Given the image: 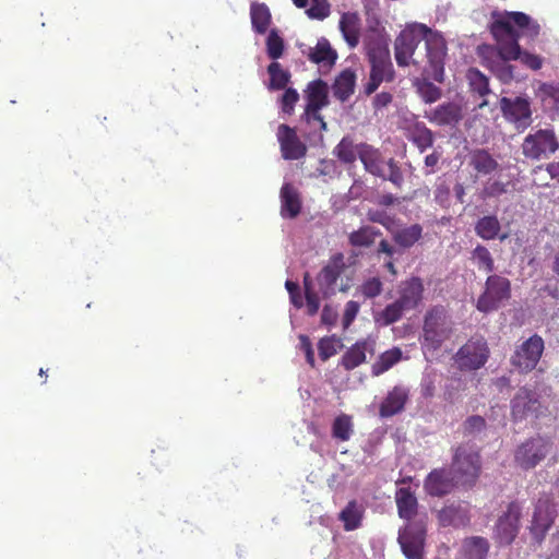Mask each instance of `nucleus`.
I'll return each mask as SVG.
<instances>
[{
  "instance_id": "nucleus-1",
  "label": "nucleus",
  "mask_w": 559,
  "mask_h": 559,
  "mask_svg": "<svg viewBox=\"0 0 559 559\" xmlns=\"http://www.w3.org/2000/svg\"><path fill=\"white\" fill-rule=\"evenodd\" d=\"M489 32L497 44L499 57L506 61L519 60L524 67L537 71L544 59L535 53L522 50L519 40L528 37L534 40L540 33V25L528 14L519 11H493Z\"/></svg>"
},
{
  "instance_id": "nucleus-2",
  "label": "nucleus",
  "mask_w": 559,
  "mask_h": 559,
  "mask_svg": "<svg viewBox=\"0 0 559 559\" xmlns=\"http://www.w3.org/2000/svg\"><path fill=\"white\" fill-rule=\"evenodd\" d=\"M480 473V454L465 444L455 448L451 463V474L454 475L456 483L464 488H473Z\"/></svg>"
},
{
  "instance_id": "nucleus-3",
  "label": "nucleus",
  "mask_w": 559,
  "mask_h": 559,
  "mask_svg": "<svg viewBox=\"0 0 559 559\" xmlns=\"http://www.w3.org/2000/svg\"><path fill=\"white\" fill-rule=\"evenodd\" d=\"M559 151V139L552 127L532 129L521 144L522 155L531 162L549 159Z\"/></svg>"
},
{
  "instance_id": "nucleus-4",
  "label": "nucleus",
  "mask_w": 559,
  "mask_h": 559,
  "mask_svg": "<svg viewBox=\"0 0 559 559\" xmlns=\"http://www.w3.org/2000/svg\"><path fill=\"white\" fill-rule=\"evenodd\" d=\"M552 442L549 438L536 435L520 443L514 451V463L523 471H530L540 464L550 453Z\"/></svg>"
},
{
  "instance_id": "nucleus-5",
  "label": "nucleus",
  "mask_w": 559,
  "mask_h": 559,
  "mask_svg": "<svg viewBox=\"0 0 559 559\" xmlns=\"http://www.w3.org/2000/svg\"><path fill=\"white\" fill-rule=\"evenodd\" d=\"M490 349L484 336H472L462 345L453 360L460 371H476L488 361Z\"/></svg>"
},
{
  "instance_id": "nucleus-6",
  "label": "nucleus",
  "mask_w": 559,
  "mask_h": 559,
  "mask_svg": "<svg viewBox=\"0 0 559 559\" xmlns=\"http://www.w3.org/2000/svg\"><path fill=\"white\" fill-rule=\"evenodd\" d=\"M511 297V282L501 275H489L485 282V289L477 299L476 308L488 313L498 310L503 301Z\"/></svg>"
},
{
  "instance_id": "nucleus-7",
  "label": "nucleus",
  "mask_w": 559,
  "mask_h": 559,
  "mask_svg": "<svg viewBox=\"0 0 559 559\" xmlns=\"http://www.w3.org/2000/svg\"><path fill=\"white\" fill-rule=\"evenodd\" d=\"M545 349V343L540 335L533 334L515 347L510 357L512 367L522 374L533 371L538 365Z\"/></svg>"
},
{
  "instance_id": "nucleus-8",
  "label": "nucleus",
  "mask_w": 559,
  "mask_h": 559,
  "mask_svg": "<svg viewBox=\"0 0 559 559\" xmlns=\"http://www.w3.org/2000/svg\"><path fill=\"white\" fill-rule=\"evenodd\" d=\"M429 27L421 23L407 25L395 38L394 55L399 67H407L411 63L419 43L425 40Z\"/></svg>"
},
{
  "instance_id": "nucleus-9",
  "label": "nucleus",
  "mask_w": 559,
  "mask_h": 559,
  "mask_svg": "<svg viewBox=\"0 0 559 559\" xmlns=\"http://www.w3.org/2000/svg\"><path fill=\"white\" fill-rule=\"evenodd\" d=\"M451 332L443 307H433L426 312L423 326V337L426 346L432 349L439 348L450 337Z\"/></svg>"
},
{
  "instance_id": "nucleus-10",
  "label": "nucleus",
  "mask_w": 559,
  "mask_h": 559,
  "mask_svg": "<svg viewBox=\"0 0 559 559\" xmlns=\"http://www.w3.org/2000/svg\"><path fill=\"white\" fill-rule=\"evenodd\" d=\"M426 519L408 522L399 534V543L407 559H424Z\"/></svg>"
},
{
  "instance_id": "nucleus-11",
  "label": "nucleus",
  "mask_w": 559,
  "mask_h": 559,
  "mask_svg": "<svg viewBox=\"0 0 559 559\" xmlns=\"http://www.w3.org/2000/svg\"><path fill=\"white\" fill-rule=\"evenodd\" d=\"M521 518V503L519 501L508 503L506 510L498 516L495 524V539L501 545H511L519 534Z\"/></svg>"
},
{
  "instance_id": "nucleus-12",
  "label": "nucleus",
  "mask_w": 559,
  "mask_h": 559,
  "mask_svg": "<svg viewBox=\"0 0 559 559\" xmlns=\"http://www.w3.org/2000/svg\"><path fill=\"white\" fill-rule=\"evenodd\" d=\"M425 45L428 58L427 74L435 81L442 83L444 81V59L447 56V43L441 34L433 32L429 27V33L425 36Z\"/></svg>"
},
{
  "instance_id": "nucleus-13",
  "label": "nucleus",
  "mask_w": 559,
  "mask_h": 559,
  "mask_svg": "<svg viewBox=\"0 0 559 559\" xmlns=\"http://www.w3.org/2000/svg\"><path fill=\"white\" fill-rule=\"evenodd\" d=\"M557 516L555 503L548 498H539L535 504L530 533L537 544H542Z\"/></svg>"
},
{
  "instance_id": "nucleus-14",
  "label": "nucleus",
  "mask_w": 559,
  "mask_h": 559,
  "mask_svg": "<svg viewBox=\"0 0 559 559\" xmlns=\"http://www.w3.org/2000/svg\"><path fill=\"white\" fill-rule=\"evenodd\" d=\"M511 415L513 421H522L527 417L539 418L543 405L538 395L525 386L520 388L511 401Z\"/></svg>"
},
{
  "instance_id": "nucleus-15",
  "label": "nucleus",
  "mask_w": 559,
  "mask_h": 559,
  "mask_svg": "<svg viewBox=\"0 0 559 559\" xmlns=\"http://www.w3.org/2000/svg\"><path fill=\"white\" fill-rule=\"evenodd\" d=\"M345 269L346 264L344 254L338 252L333 254L319 272L317 275V282L324 298L335 294L336 282Z\"/></svg>"
},
{
  "instance_id": "nucleus-16",
  "label": "nucleus",
  "mask_w": 559,
  "mask_h": 559,
  "mask_svg": "<svg viewBox=\"0 0 559 559\" xmlns=\"http://www.w3.org/2000/svg\"><path fill=\"white\" fill-rule=\"evenodd\" d=\"M500 108L504 118L516 124L518 128H527L532 122L531 103L524 97H502Z\"/></svg>"
},
{
  "instance_id": "nucleus-17",
  "label": "nucleus",
  "mask_w": 559,
  "mask_h": 559,
  "mask_svg": "<svg viewBox=\"0 0 559 559\" xmlns=\"http://www.w3.org/2000/svg\"><path fill=\"white\" fill-rule=\"evenodd\" d=\"M276 136L281 146L282 157L284 159L296 160L306 156L307 146L299 139L294 128L284 123L280 124Z\"/></svg>"
},
{
  "instance_id": "nucleus-18",
  "label": "nucleus",
  "mask_w": 559,
  "mask_h": 559,
  "mask_svg": "<svg viewBox=\"0 0 559 559\" xmlns=\"http://www.w3.org/2000/svg\"><path fill=\"white\" fill-rule=\"evenodd\" d=\"M456 485L454 475L450 476L445 468L432 469L424 480V489L431 497L449 495Z\"/></svg>"
},
{
  "instance_id": "nucleus-19",
  "label": "nucleus",
  "mask_w": 559,
  "mask_h": 559,
  "mask_svg": "<svg viewBox=\"0 0 559 559\" xmlns=\"http://www.w3.org/2000/svg\"><path fill=\"white\" fill-rule=\"evenodd\" d=\"M367 353L373 355L374 341L369 338L357 341L343 354L340 366L346 371H350L366 362Z\"/></svg>"
},
{
  "instance_id": "nucleus-20",
  "label": "nucleus",
  "mask_w": 559,
  "mask_h": 559,
  "mask_svg": "<svg viewBox=\"0 0 559 559\" xmlns=\"http://www.w3.org/2000/svg\"><path fill=\"white\" fill-rule=\"evenodd\" d=\"M424 117L437 126H452L462 119V108L456 103H443L430 110H426Z\"/></svg>"
},
{
  "instance_id": "nucleus-21",
  "label": "nucleus",
  "mask_w": 559,
  "mask_h": 559,
  "mask_svg": "<svg viewBox=\"0 0 559 559\" xmlns=\"http://www.w3.org/2000/svg\"><path fill=\"white\" fill-rule=\"evenodd\" d=\"M424 284L419 277L413 276L401 283L396 299L407 311L414 310L423 300Z\"/></svg>"
},
{
  "instance_id": "nucleus-22",
  "label": "nucleus",
  "mask_w": 559,
  "mask_h": 559,
  "mask_svg": "<svg viewBox=\"0 0 559 559\" xmlns=\"http://www.w3.org/2000/svg\"><path fill=\"white\" fill-rule=\"evenodd\" d=\"M281 199V216L283 218H296L302 209V201L298 189L286 182L282 186L280 192Z\"/></svg>"
},
{
  "instance_id": "nucleus-23",
  "label": "nucleus",
  "mask_w": 559,
  "mask_h": 559,
  "mask_svg": "<svg viewBox=\"0 0 559 559\" xmlns=\"http://www.w3.org/2000/svg\"><path fill=\"white\" fill-rule=\"evenodd\" d=\"M407 401L408 390L404 386L395 385L381 402L379 407L380 416L388 418L401 413Z\"/></svg>"
},
{
  "instance_id": "nucleus-24",
  "label": "nucleus",
  "mask_w": 559,
  "mask_h": 559,
  "mask_svg": "<svg viewBox=\"0 0 559 559\" xmlns=\"http://www.w3.org/2000/svg\"><path fill=\"white\" fill-rule=\"evenodd\" d=\"M306 107L311 110H321L329 104L328 84L321 79L311 81L305 91Z\"/></svg>"
},
{
  "instance_id": "nucleus-25",
  "label": "nucleus",
  "mask_w": 559,
  "mask_h": 559,
  "mask_svg": "<svg viewBox=\"0 0 559 559\" xmlns=\"http://www.w3.org/2000/svg\"><path fill=\"white\" fill-rule=\"evenodd\" d=\"M468 165L478 174L488 176L497 171L498 162L485 148H476L468 154Z\"/></svg>"
},
{
  "instance_id": "nucleus-26",
  "label": "nucleus",
  "mask_w": 559,
  "mask_h": 559,
  "mask_svg": "<svg viewBox=\"0 0 559 559\" xmlns=\"http://www.w3.org/2000/svg\"><path fill=\"white\" fill-rule=\"evenodd\" d=\"M307 57L312 63L332 67L337 60V52L325 37H321L317 45L310 48Z\"/></svg>"
},
{
  "instance_id": "nucleus-27",
  "label": "nucleus",
  "mask_w": 559,
  "mask_h": 559,
  "mask_svg": "<svg viewBox=\"0 0 559 559\" xmlns=\"http://www.w3.org/2000/svg\"><path fill=\"white\" fill-rule=\"evenodd\" d=\"M475 234L483 240H495L499 238L504 240L507 235L500 236L501 224L496 215H485L479 217L474 227Z\"/></svg>"
},
{
  "instance_id": "nucleus-28",
  "label": "nucleus",
  "mask_w": 559,
  "mask_h": 559,
  "mask_svg": "<svg viewBox=\"0 0 559 559\" xmlns=\"http://www.w3.org/2000/svg\"><path fill=\"white\" fill-rule=\"evenodd\" d=\"M340 29L345 41L350 48H355L359 43L360 19L357 13H343L340 20Z\"/></svg>"
},
{
  "instance_id": "nucleus-29",
  "label": "nucleus",
  "mask_w": 559,
  "mask_h": 559,
  "mask_svg": "<svg viewBox=\"0 0 559 559\" xmlns=\"http://www.w3.org/2000/svg\"><path fill=\"white\" fill-rule=\"evenodd\" d=\"M359 159L368 173L372 174L373 176L384 178L382 168L383 160L379 150L367 143H360Z\"/></svg>"
},
{
  "instance_id": "nucleus-30",
  "label": "nucleus",
  "mask_w": 559,
  "mask_h": 559,
  "mask_svg": "<svg viewBox=\"0 0 559 559\" xmlns=\"http://www.w3.org/2000/svg\"><path fill=\"white\" fill-rule=\"evenodd\" d=\"M365 514V508L356 500H350L340 512L338 520L343 522L345 531L350 532L359 528Z\"/></svg>"
},
{
  "instance_id": "nucleus-31",
  "label": "nucleus",
  "mask_w": 559,
  "mask_h": 559,
  "mask_svg": "<svg viewBox=\"0 0 559 559\" xmlns=\"http://www.w3.org/2000/svg\"><path fill=\"white\" fill-rule=\"evenodd\" d=\"M407 132L408 140L416 145L420 153L433 145L435 134L424 122L416 121L409 126Z\"/></svg>"
},
{
  "instance_id": "nucleus-32",
  "label": "nucleus",
  "mask_w": 559,
  "mask_h": 559,
  "mask_svg": "<svg viewBox=\"0 0 559 559\" xmlns=\"http://www.w3.org/2000/svg\"><path fill=\"white\" fill-rule=\"evenodd\" d=\"M356 74L350 69L343 70L333 84V95L341 102H346L355 91Z\"/></svg>"
},
{
  "instance_id": "nucleus-33",
  "label": "nucleus",
  "mask_w": 559,
  "mask_h": 559,
  "mask_svg": "<svg viewBox=\"0 0 559 559\" xmlns=\"http://www.w3.org/2000/svg\"><path fill=\"white\" fill-rule=\"evenodd\" d=\"M396 507L400 518L412 522L411 520L417 513L418 502L409 488H400L395 495Z\"/></svg>"
},
{
  "instance_id": "nucleus-34",
  "label": "nucleus",
  "mask_w": 559,
  "mask_h": 559,
  "mask_svg": "<svg viewBox=\"0 0 559 559\" xmlns=\"http://www.w3.org/2000/svg\"><path fill=\"white\" fill-rule=\"evenodd\" d=\"M489 551V543L481 536L465 538L462 544V559H486Z\"/></svg>"
},
{
  "instance_id": "nucleus-35",
  "label": "nucleus",
  "mask_w": 559,
  "mask_h": 559,
  "mask_svg": "<svg viewBox=\"0 0 559 559\" xmlns=\"http://www.w3.org/2000/svg\"><path fill=\"white\" fill-rule=\"evenodd\" d=\"M250 20L252 29L257 34H265L272 22V15L269 7L265 3H259L257 1L251 2Z\"/></svg>"
},
{
  "instance_id": "nucleus-36",
  "label": "nucleus",
  "mask_w": 559,
  "mask_h": 559,
  "mask_svg": "<svg viewBox=\"0 0 559 559\" xmlns=\"http://www.w3.org/2000/svg\"><path fill=\"white\" fill-rule=\"evenodd\" d=\"M333 154L346 165H352L360 156V143L355 144L353 138L344 136L334 147Z\"/></svg>"
},
{
  "instance_id": "nucleus-37",
  "label": "nucleus",
  "mask_w": 559,
  "mask_h": 559,
  "mask_svg": "<svg viewBox=\"0 0 559 559\" xmlns=\"http://www.w3.org/2000/svg\"><path fill=\"white\" fill-rule=\"evenodd\" d=\"M402 350L399 347H393L382 353L371 366L372 376L379 377L386 372L402 359Z\"/></svg>"
},
{
  "instance_id": "nucleus-38",
  "label": "nucleus",
  "mask_w": 559,
  "mask_h": 559,
  "mask_svg": "<svg viewBox=\"0 0 559 559\" xmlns=\"http://www.w3.org/2000/svg\"><path fill=\"white\" fill-rule=\"evenodd\" d=\"M366 52L369 62L391 58L388 40L380 35L368 38Z\"/></svg>"
},
{
  "instance_id": "nucleus-39",
  "label": "nucleus",
  "mask_w": 559,
  "mask_h": 559,
  "mask_svg": "<svg viewBox=\"0 0 559 559\" xmlns=\"http://www.w3.org/2000/svg\"><path fill=\"white\" fill-rule=\"evenodd\" d=\"M267 74L270 76V81L266 86L270 91H281L286 88L292 78L289 71L284 70L282 64L277 61H273L269 64Z\"/></svg>"
},
{
  "instance_id": "nucleus-40",
  "label": "nucleus",
  "mask_w": 559,
  "mask_h": 559,
  "mask_svg": "<svg viewBox=\"0 0 559 559\" xmlns=\"http://www.w3.org/2000/svg\"><path fill=\"white\" fill-rule=\"evenodd\" d=\"M421 237L423 227L419 224H413L393 233V240L402 248L413 247Z\"/></svg>"
},
{
  "instance_id": "nucleus-41",
  "label": "nucleus",
  "mask_w": 559,
  "mask_h": 559,
  "mask_svg": "<svg viewBox=\"0 0 559 559\" xmlns=\"http://www.w3.org/2000/svg\"><path fill=\"white\" fill-rule=\"evenodd\" d=\"M438 520L442 526H459L466 524L468 516L460 507L448 506L439 511Z\"/></svg>"
},
{
  "instance_id": "nucleus-42",
  "label": "nucleus",
  "mask_w": 559,
  "mask_h": 559,
  "mask_svg": "<svg viewBox=\"0 0 559 559\" xmlns=\"http://www.w3.org/2000/svg\"><path fill=\"white\" fill-rule=\"evenodd\" d=\"M539 97L546 111L551 115L559 112V86L544 83L539 87Z\"/></svg>"
},
{
  "instance_id": "nucleus-43",
  "label": "nucleus",
  "mask_w": 559,
  "mask_h": 559,
  "mask_svg": "<svg viewBox=\"0 0 559 559\" xmlns=\"http://www.w3.org/2000/svg\"><path fill=\"white\" fill-rule=\"evenodd\" d=\"M381 231L372 226H362L349 234L348 240L353 247H370Z\"/></svg>"
},
{
  "instance_id": "nucleus-44",
  "label": "nucleus",
  "mask_w": 559,
  "mask_h": 559,
  "mask_svg": "<svg viewBox=\"0 0 559 559\" xmlns=\"http://www.w3.org/2000/svg\"><path fill=\"white\" fill-rule=\"evenodd\" d=\"M354 425L352 416L341 414L335 417L332 424V437L340 441H348L353 435Z\"/></svg>"
},
{
  "instance_id": "nucleus-45",
  "label": "nucleus",
  "mask_w": 559,
  "mask_h": 559,
  "mask_svg": "<svg viewBox=\"0 0 559 559\" xmlns=\"http://www.w3.org/2000/svg\"><path fill=\"white\" fill-rule=\"evenodd\" d=\"M471 91L484 97L490 93L488 78L478 69L472 68L467 72Z\"/></svg>"
},
{
  "instance_id": "nucleus-46",
  "label": "nucleus",
  "mask_w": 559,
  "mask_h": 559,
  "mask_svg": "<svg viewBox=\"0 0 559 559\" xmlns=\"http://www.w3.org/2000/svg\"><path fill=\"white\" fill-rule=\"evenodd\" d=\"M407 311L397 300L389 304L376 318L382 325H390L402 319Z\"/></svg>"
},
{
  "instance_id": "nucleus-47",
  "label": "nucleus",
  "mask_w": 559,
  "mask_h": 559,
  "mask_svg": "<svg viewBox=\"0 0 559 559\" xmlns=\"http://www.w3.org/2000/svg\"><path fill=\"white\" fill-rule=\"evenodd\" d=\"M472 260L479 270L491 273L495 270V261L490 251L483 245H477L472 251Z\"/></svg>"
},
{
  "instance_id": "nucleus-48",
  "label": "nucleus",
  "mask_w": 559,
  "mask_h": 559,
  "mask_svg": "<svg viewBox=\"0 0 559 559\" xmlns=\"http://www.w3.org/2000/svg\"><path fill=\"white\" fill-rule=\"evenodd\" d=\"M266 52L267 56L276 61L283 56L284 52V40L278 35L276 29H272L266 38Z\"/></svg>"
},
{
  "instance_id": "nucleus-49",
  "label": "nucleus",
  "mask_w": 559,
  "mask_h": 559,
  "mask_svg": "<svg viewBox=\"0 0 559 559\" xmlns=\"http://www.w3.org/2000/svg\"><path fill=\"white\" fill-rule=\"evenodd\" d=\"M331 13L329 0H311V5L306 10V14L311 20L323 21Z\"/></svg>"
},
{
  "instance_id": "nucleus-50",
  "label": "nucleus",
  "mask_w": 559,
  "mask_h": 559,
  "mask_svg": "<svg viewBox=\"0 0 559 559\" xmlns=\"http://www.w3.org/2000/svg\"><path fill=\"white\" fill-rule=\"evenodd\" d=\"M369 63L371 67L370 73H376L386 82H391L394 79V70L391 58L385 60H377Z\"/></svg>"
},
{
  "instance_id": "nucleus-51",
  "label": "nucleus",
  "mask_w": 559,
  "mask_h": 559,
  "mask_svg": "<svg viewBox=\"0 0 559 559\" xmlns=\"http://www.w3.org/2000/svg\"><path fill=\"white\" fill-rule=\"evenodd\" d=\"M340 340L333 336L322 337L318 343V350L321 360L325 361L337 353L336 344Z\"/></svg>"
},
{
  "instance_id": "nucleus-52",
  "label": "nucleus",
  "mask_w": 559,
  "mask_h": 559,
  "mask_svg": "<svg viewBox=\"0 0 559 559\" xmlns=\"http://www.w3.org/2000/svg\"><path fill=\"white\" fill-rule=\"evenodd\" d=\"M383 290V284L379 277H370L359 286V292L366 298H376Z\"/></svg>"
},
{
  "instance_id": "nucleus-53",
  "label": "nucleus",
  "mask_w": 559,
  "mask_h": 559,
  "mask_svg": "<svg viewBox=\"0 0 559 559\" xmlns=\"http://www.w3.org/2000/svg\"><path fill=\"white\" fill-rule=\"evenodd\" d=\"M418 93L425 103L429 104L437 102L442 95L441 88L428 81H424L418 85Z\"/></svg>"
},
{
  "instance_id": "nucleus-54",
  "label": "nucleus",
  "mask_w": 559,
  "mask_h": 559,
  "mask_svg": "<svg viewBox=\"0 0 559 559\" xmlns=\"http://www.w3.org/2000/svg\"><path fill=\"white\" fill-rule=\"evenodd\" d=\"M285 92L281 96L280 103L283 112L292 115L294 112L295 105L299 100L298 92L293 87L284 88Z\"/></svg>"
},
{
  "instance_id": "nucleus-55",
  "label": "nucleus",
  "mask_w": 559,
  "mask_h": 559,
  "mask_svg": "<svg viewBox=\"0 0 559 559\" xmlns=\"http://www.w3.org/2000/svg\"><path fill=\"white\" fill-rule=\"evenodd\" d=\"M306 312L308 316L313 317L318 313L320 308L319 293L314 289L305 292Z\"/></svg>"
},
{
  "instance_id": "nucleus-56",
  "label": "nucleus",
  "mask_w": 559,
  "mask_h": 559,
  "mask_svg": "<svg viewBox=\"0 0 559 559\" xmlns=\"http://www.w3.org/2000/svg\"><path fill=\"white\" fill-rule=\"evenodd\" d=\"M386 164H388L390 174L388 177L384 176L383 179L391 181L396 188H401L403 185V181H404L401 168L399 167L397 163L393 158H390Z\"/></svg>"
},
{
  "instance_id": "nucleus-57",
  "label": "nucleus",
  "mask_w": 559,
  "mask_h": 559,
  "mask_svg": "<svg viewBox=\"0 0 559 559\" xmlns=\"http://www.w3.org/2000/svg\"><path fill=\"white\" fill-rule=\"evenodd\" d=\"M358 311H359V304L357 301L349 300L346 302L344 314H343V326L345 329H347L353 323V321L355 320V318L358 314Z\"/></svg>"
},
{
  "instance_id": "nucleus-58",
  "label": "nucleus",
  "mask_w": 559,
  "mask_h": 559,
  "mask_svg": "<svg viewBox=\"0 0 559 559\" xmlns=\"http://www.w3.org/2000/svg\"><path fill=\"white\" fill-rule=\"evenodd\" d=\"M486 427V420L478 415L471 416L464 421V430L467 433L479 432Z\"/></svg>"
},
{
  "instance_id": "nucleus-59",
  "label": "nucleus",
  "mask_w": 559,
  "mask_h": 559,
  "mask_svg": "<svg viewBox=\"0 0 559 559\" xmlns=\"http://www.w3.org/2000/svg\"><path fill=\"white\" fill-rule=\"evenodd\" d=\"M299 341H300V348L305 353L307 362L310 365L311 368H314V366H316L314 352H313L310 338L307 335H300Z\"/></svg>"
},
{
  "instance_id": "nucleus-60",
  "label": "nucleus",
  "mask_w": 559,
  "mask_h": 559,
  "mask_svg": "<svg viewBox=\"0 0 559 559\" xmlns=\"http://www.w3.org/2000/svg\"><path fill=\"white\" fill-rule=\"evenodd\" d=\"M338 314L334 308L325 305L321 312V323L326 326H333L337 321Z\"/></svg>"
},
{
  "instance_id": "nucleus-61",
  "label": "nucleus",
  "mask_w": 559,
  "mask_h": 559,
  "mask_svg": "<svg viewBox=\"0 0 559 559\" xmlns=\"http://www.w3.org/2000/svg\"><path fill=\"white\" fill-rule=\"evenodd\" d=\"M368 219L381 224L386 229L390 228V224L392 223V218L384 211H369Z\"/></svg>"
},
{
  "instance_id": "nucleus-62",
  "label": "nucleus",
  "mask_w": 559,
  "mask_h": 559,
  "mask_svg": "<svg viewBox=\"0 0 559 559\" xmlns=\"http://www.w3.org/2000/svg\"><path fill=\"white\" fill-rule=\"evenodd\" d=\"M441 158V154L437 151L432 152L431 154L427 155L425 157V166L427 168L426 175L433 174L436 171V167L439 164V160Z\"/></svg>"
},
{
  "instance_id": "nucleus-63",
  "label": "nucleus",
  "mask_w": 559,
  "mask_h": 559,
  "mask_svg": "<svg viewBox=\"0 0 559 559\" xmlns=\"http://www.w3.org/2000/svg\"><path fill=\"white\" fill-rule=\"evenodd\" d=\"M506 185L500 181L489 182L485 188V192L488 197H498L506 193Z\"/></svg>"
},
{
  "instance_id": "nucleus-64",
  "label": "nucleus",
  "mask_w": 559,
  "mask_h": 559,
  "mask_svg": "<svg viewBox=\"0 0 559 559\" xmlns=\"http://www.w3.org/2000/svg\"><path fill=\"white\" fill-rule=\"evenodd\" d=\"M383 81L384 80L378 76L376 73H370L369 81L365 85L366 95H371L372 93H374Z\"/></svg>"
}]
</instances>
